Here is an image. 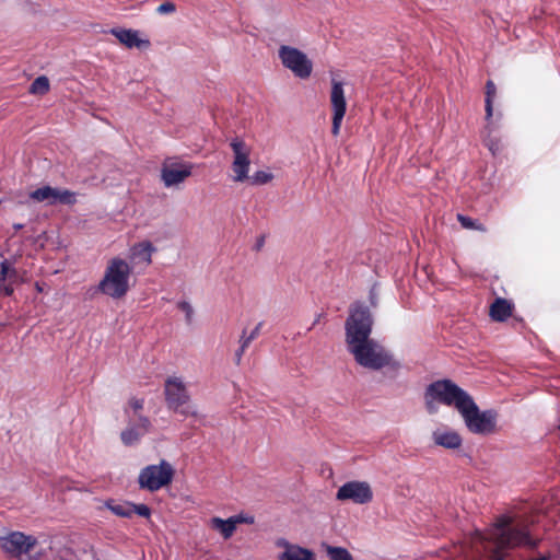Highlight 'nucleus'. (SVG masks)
<instances>
[{
    "instance_id": "34",
    "label": "nucleus",
    "mask_w": 560,
    "mask_h": 560,
    "mask_svg": "<svg viewBox=\"0 0 560 560\" xmlns=\"http://www.w3.org/2000/svg\"><path fill=\"white\" fill-rule=\"evenodd\" d=\"M177 307L185 313L187 323H191L194 315L191 305L186 301H182L177 304Z\"/></svg>"
},
{
    "instance_id": "17",
    "label": "nucleus",
    "mask_w": 560,
    "mask_h": 560,
    "mask_svg": "<svg viewBox=\"0 0 560 560\" xmlns=\"http://www.w3.org/2000/svg\"><path fill=\"white\" fill-rule=\"evenodd\" d=\"M514 304L503 298H497L490 305L489 316L493 322L502 323L512 316Z\"/></svg>"
},
{
    "instance_id": "23",
    "label": "nucleus",
    "mask_w": 560,
    "mask_h": 560,
    "mask_svg": "<svg viewBox=\"0 0 560 560\" xmlns=\"http://www.w3.org/2000/svg\"><path fill=\"white\" fill-rule=\"evenodd\" d=\"M497 95V86L492 80H488L486 82V100H485V109H486V119L490 120L493 115V100Z\"/></svg>"
},
{
    "instance_id": "14",
    "label": "nucleus",
    "mask_w": 560,
    "mask_h": 560,
    "mask_svg": "<svg viewBox=\"0 0 560 560\" xmlns=\"http://www.w3.org/2000/svg\"><path fill=\"white\" fill-rule=\"evenodd\" d=\"M110 34H113L120 44L126 46L127 48H149L151 43L149 39L139 38V32L135 30L127 28H112Z\"/></svg>"
},
{
    "instance_id": "32",
    "label": "nucleus",
    "mask_w": 560,
    "mask_h": 560,
    "mask_svg": "<svg viewBox=\"0 0 560 560\" xmlns=\"http://www.w3.org/2000/svg\"><path fill=\"white\" fill-rule=\"evenodd\" d=\"M131 506H132V510H131V516L133 514H137L141 517H145V518H149L151 516V510L148 505L145 504H135V503H131Z\"/></svg>"
},
{
    "instance_id": "28",
    "label": "nucleus",
    "mask_w": 560,
    "mask_h": 560,
    "mask_svg": "<svg viewBox=\"0 0 560 560\" xmlns=\"http://www.w3.org/2000/svg\"><path fill=\"white\" fill-rule=\"evenodd\" d=\"M457 221L466 230H477V231H480V232H487V228H486L485 224H482L478 220H475V219H472L470 217H467V215L458 213L457 214Z\"/></svg>"
},
{
    "instance_id": "40",
    "label": "nucleus",
    "mask_w": 560,
    "mask_h": 560,
    "mask_svg": "<svg viewBox=\"0 0 560 560\" xmlns=\"http://www.w3.org/2000/svg\"><path fill=\"white\" fill-rule=\"evenodd\" d=\"M264 243H265V237L264 236L259 237L256 243V249L259 250L264 246Z\"/></svg>"
},
{
    "instance_id": "3",
    "label": "nucleus",
    "mask_w": 560,
    "mask_h": 560,
    "mask_svg": "<svg viewBox=\"0 0 560 560\" xmlns=\"http://www.w3.org/2000/svg\"><path fill=\"white\" fill-rule=\"evenodd\" d=\"M471 396L451 380H439L429 384L424 392V405L430 415L438 412V404L454 406L458 411Z\"/></svg>"
},
{
    "instance_id": "43",
    "label": "nucleus",
    "mask_w": 560,
    "mask_h": 560,
    "mask_svg": "<svg viewBox=\"0 0 560 560\" xmlns=\"http://www.w3.org/2000/svg\"><path fill=\"white\" fill-rule=\"evenodd\" d=\"M320 317H322V314L317 315V317H316L315 322L313 323L312 327H314L317 323H319Z\"/></svg>"
},
{
    "instance_id": "44",
    "label": "nucleus",
    "mask_w": 560,
    "mask_h": 560,
    "mask_svg": "<svg viewBox=\"0 0 560 560\" xmlns=\"http://www.w3.org/2000/svg\"><path fill=\"white\" fill-rule=\"evenodd\" d=\"M495 144H490L489 145V149L492 151V153L494 154L495 153Z\"/></svg>"
},
{
    "instance_id": "12",
    "label": "nucleus",
    "mask_w": 560,
    "mask_h": 560,
    "mask_svg": "<svg viewBox=\"0 0 560 560\" xmlns=\"http://www.w3.org/2000/svg\"><path fill=\"white\" fill-rule=\"evenodd\" d=\"M192 173V164L172 162L164 164L161 170V178L166 187L183 183Z\"/></svg>"
},
{
    "instance_id": "21",
    "label": "nucleus",
    "mask_w": 560,
    "mask_h": 560,
    "mask_svg": "<svg viewBox=\"0 0 560 560\" xmlns=\"http://www.w3.org/2000/svg\"><path fill=\"white\" fill-rule=\"evenodd\" d=\"M250 167V161H238L233 160L231 168L233 172L232 179L235 183H244L249 179L248 172Z\"/></svg>"
},
{
    "instance_id": "10",
    "label": "nucleus",
    "mask_w": 560,
    "mask_h": 560,
    "mask_svg": "<svg viewBox=\"0 0 560 560\" xmlns=\"http://www.w3.org/2000/svg\"><path fill=\"white\" fill-rule=\"evenodd\" d=\"M336 499L351 501L355 504H366L373 499V491L366 481H348L337 491Z\"/></svg>"
},
{
    "instance_id": "42",
    "label": "nucleus",
    "mask_w": 560,
    "mask_h": 560,
    "mask_svg": "<svg viewBox=\"0 0 560 560\" xmlns=\"http://www.w3.org/2000/svg\"><path fill=\"white\" fill-rule=\"evenodd\" d=\"M14 230L19 231L23 229V224H13Z\"/></svg>"
},
{
    "instance_id": "19",
    "label": "nucleus",
    "mask_w": 560,
    "mask_h": 560,
    "mask_svg": "<svg viewBox=\"0 0 560 560\" xmlns=\"http://www.w3.org/2000/svg\"><path fill=\"white\" fill-rule=\"evenodd\" d=\"M433 441L436 445L451 450L460 447L463 442L457 432L440 430L433 432Z\"/></svg>"
},
{
    "instance_id": "7",
    "label": "nucleus",
    "mask_w": 560,
    "mask_h": 560,
    "mask_svg": "<svg viewBox=\"0 0 560 560\" xmlns=\"http://www.w3.org/2000/svg\"><path fill=\"white\" fill-rule=\"evenodd\" d=\"M165 401L168 409L184 417L196 416V411L188 405L190 396L180 377L170 376L164 384Z\"/></svg>"
},
{
    "instance_id": "24",
    "label": "nucleus",
    "mask_w": 560,
    "mask_h": 560,
    "mask_svg": "<svg viewBox=\"0 0 560 560\" xmlns=\"http://www.w3.org/2000/svg\"><path fill=\"white\" fill-rule=\"evenodd\" d=\"M106 508L119 517H131V502L115 503L113 500L106 502Z\"/></svg>"
},
{
    "instance_id": "30",
    "label": "nucleus",
    "mask_w": 560,
    "mask_h": 560,
    "mask_svg": "<svg viewBox=\"0 0 560 560\" xmlns=\"http://www.w3.org/2000/svg\"><path fill=\"white\" fill-rule=\"evenodd\" d=\"M60 202L62 205H73L75 202L74 192L68 189H58L55 195V200H51L50 203Z\"/></svg>"
},
{
    "instance_id": "22",
    "label": "nucleus",
    "mask_w": 560,
    "mask_h": 560,
    "mask_svg": "<svg viewBox=\"0 0 560 560\" xmlns=\"http://www.w3.org/2000/svg\"><path fill=\"white\" fill-rule=\"evenodd\" d=\"M144 407V399L131 397L127 406L124 408L125 415L128 419L132 418L135 421H139V416H143L141 411Z\"/></svg>"
},
{
    "instance_id": "2",
    "label": "nucleus",
    "mask_w": 560,
    "mask_h": 560,
    "mask_svg": "<svg viewBox=\"0 0 560 560\" xmlns=\"http://www.w3.org/2000/svg\"><path fill=\"white\" fill-rule=\"evenodd\" d=\"M540 539L533 538L525 523L513 525L512 518L501 515L487 535L476 532L471 544L480 560H503L510 549L527 547L535 549Z\"/></svg>"
},
{
    "instance_id": "27",
    "label": "nucleus",
    "mask_w": 560,
    "mask_h": 560,
    "mask_svg": "<svg viewBox=\"0 0 560 560\" xmlns=\"http://www.w3.org/2000/svg\"><path fill=\"white\" fill-rule=\"evenodd\" d=\"M49 89L50 84L48 78L45 75H40L32 82L30 86V92L32 94L44 95L49 92Z\"/></svg>"
},
{
    "instance_id": "15",
    "label": "nucleus",
    "mask_w": 560,
    "mask_h": 560,
    "mask_svg": "<svg viewBox=\"0 0 560 560\" xmlns=\"http://www.w3.org/2000/svg\"><path fill=\"white\" fill-rule=\"evenodd\" d=\"M278 546L284 547L278 560H315L314 552L307 548L292 545L284 539L279 540Z\"/></svg>"
},
{
    "instance_id": "1",
    "label": "nucleus",
    "mask_w": 560,
    "mask_h": 560,
    "mask_svg": "<svg viewBox=\"0 0 560 560\" xmlns=\"http://www.w3.org/2000/svg\"><path fill=\"white\" fill-rule=\"evenodd\" d=\"M373 317L368 306L354 304L345 324L346 342L355 362L370 370L398 369L399 363L382 345L370 338Z\"/></svg>"
},
{
    "instance_id": "39",
    "label": "nucleus",
    "mask_w": 560,
    "mask_h": 560,
    "mask_svg": "<svg viewBox=\"0 0 560 560\" xmlns=\"http://www.w3.org/2000/svg\"><path fill=\"white\" fill-rule=\"evenodd\" d=\"M246 349H243L241 347H238V349L235 351V364L236 365H240L241 362H242V358H243V354L245 353Z\"/></svg>"
},
{
    "instance_id": "9",
    "label": "nucleus",
    "mask_w": 560,
    "mask_h": 560,
    "mask_svg": "<svg viewBox=\"0 0 560 560\" xmlns=\"http://www.w3.org/2000/svg\"><path fill=\"white\" fill-rule=\"evenodd\" d=\"M330 105L332 110L331 135L338 137L342 119L347 112V101L345 96L343 83L335 79L331 80Z\"/></svg>"
},
{
    "instance_id": "36",
    "label": "nucleus",
    "mask_w": 560,
    "mask_h": 560,
    "mask_svg": "<svg viewBox=\"0 0 560 560\" xmlns=\"http://www.w3.org/2000/svg\"><path fill=\"white\" fill-rule=\"evenodd\" d=\"M264 326V322H259L255 328L249 332L247 334V337L253 341L255 340L259 334H260V330H261V327Z\"/></svg>"
},
{
    "instance_id": "35",
    "label": "nucleus",
    "mask_w": 560,
    "mask_h": 560,
    "mask_svg": "<svg viewBox=\"0 0 560 560\" xmlns=\"http://www.w3.org/2000/svg\"><path fill=\"white\" fill-rule=\"evenodd\" d=\"M238 342H240V347L243 349H247L249 347V345L252 343V340L247 337L246 329H243Z\"/></svg>"
},
{
    "instance_id": "16",
    "label": "nucleus",
    "mask_w": 560,
    "mask_h": 560,
    "mask_svg": "<svg viewBox=\"0 0 560 560\" xmlns=\"http://www.w3.org/2000/svg\"><path fill=\"white\" fill-rule=\"evenodd\" d=\"M155 252V247L151 242L144 241L135 244L130 248V259L136 265L149 266L152 262V254Z\"/></svg>"
},
{
    "instance_id": "20",
    "label": "nucleus",
    "mask_w": 560,
    "mask_h": 560,
    "mask_svg": "<svg viewBox=\"0 0 560 560\" xmlns=\"http://www.w3.org/2000/svg\"><path fill=\"white\" fill-rule=\"evenodd\" d=\"M230 147L233 151V160L250 161V147L243 139L238 137L233 138Z\"/></svg>"
},
{
    "instance_id": "38",
    "label": "nucleus",
    "mask_w": 560,
    "mask_h": 560,
    "mask_svg": "<svg viewBox=\"0 0 560 560\" xmlns=\"http://www.w3.org/2000/svg\"><path fill=\"white\" fill-rule=\"evenodd\" d=\"M0 291L2 292V294L4 296H11L14 292V289L11 283H9V284L2 283V284H0Z\"/></svg>"
},
{
    "instance_id": "6",
    "label": "nucleus",
    "mask_w": 560,
    "mask_h": 560,
    "mask_svg": "<svg viewBox=\"0 0 560 560\" xmlns=\"http://www.w3.org/2000/svg\"><path fill=\"white\" fill-rule=\"evenodd\" d=\"M466 427L475 434H489L495 431L497 413L492 410L480 411L472 397L459 410Z\"/></svg>"
},
{
    "instance_id": "5",
    "label": "nucleus",
    "mask_w": 560,
    "mask_h": 560,
    "mask_svg": "<svg viewBox=\"0 0 560 560\" xmlns=\"http://www.w3.org/2000/svg\"><path fill=\"white\" fill-rule=\"evenodd\" d=\"M174 475L173 466L167 460L162 459L159 465H148L140 470L138 485L142 490L155 492L171 485Z\"/></svg>"
},
{
    "instance_id": "29",
    "label": "nucleus",
    "mask_w": 560,
    "mask_h": 560,
    "mask_svg": "<svg viewBox=\"0 0 560 560\" xmlns=\"http://www.w3.org/2000/svg\"><path fill=\"white\" fill-rule=\"evenodd\" d=\"M326 550L330 560H353L351 553L346 548L327 546Z\"/></svg>"
},
{
    "instance_id": "37",
    "label": "nucleus",
    "mask_w": 560,
    "mask_h": 560,
    "mask_svg": "<svg viewBox=\"0 0 560 560\" xmlns=\"http://www.w3.org/2000/svg\"><path fill=\"white\" fill-rule=\"evenodd\" d=\"M264 326V322H259L255 328L249 332L247 334V337L253 341L255 340L259 334H260V330H261V327Z\"/></svg>"
},
{
    "instance_id": "13",
    "label": "nucleus",
    "mask_w": 560,
    "mask_h": 560,
    "mask_svg": "<svg viewBox=\"0 0 560 560\" xmlns=\"http://www.w3.org/2000/svg\"><path fill=\"white\" fill-rule=\"evenodd\" d=\"M151 429V421L145 416H139V421L128 419V427L121 431L120 439L126 446H131L140 441Z\"/></svg>"
},
{
    "instance_id": "41",
    "label": "nucleus",
    "mask_w": 560,
    "mask_h": 560,
    "mask_svg": "<svg viewBox=\"0 0 560 560\" xmlns=\"http://www.w3.org/2000/svg\"><path fill=\"white\" fill-rule=\"evenodd\" d=\"M370 302L373 306H376L377 305V301H376V298L374 295L371 294L370 296Z\"/></svg>"
},
{
    "instance_id": "11",
    "label": "nucleus",
    "mask_w": 560,
    "mask_h": 560,
    "mask_svg": "<svg viewBox=\"0 0 560 560\" xmlns=\"http://www.w3.org/2000/svg\"><path fill=\"white\" fill-rule=\"evenodd\" d=\"M0 542L7 553L12 557H20L28 553L36 546L37 539L22 532H11L1 537Z\"/></svg>"
},
{
    "instance_id": "26",
    "label": "nucleus",
    "mask_w": 560,
    "mask_h": 560,
    "mask_svg": "<svg viewBox=\"0 0 560 560\" xmlns=\"http://www.w3.org/2000/svg\"><path fill=\"white\" fill-rule=\"evenodd\" d=\"M18 277V271L13 267L12 262L8 259H3L0 262V284L4 283L7 280H13Z\"/></svg>"
},
{
    "instance_id": "8",
    "label": "nucleus",
    "mask_w": 560,
    "mask_h": 560,
    "mask_svg": "<svg viewBox=\"0 0 560 560\" xmlns=\"http://www.w3.org/2000/svg\"><path fill=\"white\" fill-rule=\"evenodd\" d=\"M279 58L282 65L290 69L295 77L307 79L312 74L313 65L307 56L298 48L281 46L279 48Z\"/></svg>"
},
{
    "instance_id": "33",
    "label": "nucleus",
    "mask_w": 560,
    "mask_h": 560,
    "mask_svg": "<svg viewBox=\"0 0 560 560\" xmlns=\"http://www.w3.org/2000/svg\"><path fill=\"white\" fill-rule=\"evenodd\" d=\"M175 11H176V5L172 1H165L156 8V13H159V14H171V13H174Z\"/></svg>"
},
{
    "instance_id": "18",
    "label": "nucleus",
    "mask_w": 560,
    "mask_h": 560,
    "mask_svg": "<svg viewBox=\"0 0 560 560\" xmlns=\"http://www.w3.org/2000/svg\"><path fill=\"white\" fill-rule=\"evenodd\" d=\"M243 522H248L247 520H244L242 516H233L228 520H222L220 517H213L211 518V527L213 529H217L221 533V535L229 539L232 537L236 529V525Z\"/></svg>"
},
{
    "instance_id": "25",
    "label": "nucleus",
    "mask_w": 560,
    "mask_h": 560,
    "mask_svg": "<svg viewBox=\"0 0 560 560\" xmlns=\"http://www.w3.org/2000/svg\"><path fill=\"white\" fill-rule=\"evenodd\" d=\"M56 192H57V188H52L50 186H44V187L37 188L34 191H32L31 198L38 202H43L46 200H48L50 202L51 200H55Z\"/></svg>"
},
{
    "instance_id": "31",
    "label": "nucleus",
    "mask_w": 560,
    "mask_h": 560,
    "mask_svg": "<svg viewBox=\"0 0 560 560\" xmlns=\"http://www.w3.org/2000/svg\"><path fill=\"white\" fill-rule=\"evenodd\" d=\"M273 178V175L269 172L265 171H257L254 173L252 177H249V180L253 185H265L271 182Z\"/></svg>"
},
{
    "instance_id": "4",
    "label": "nucleus",
    "mask_w": 560,
    "mask_h": 560,
    "mask_svg": "<svg viewBox=\"0 0 560 560\" xmlns=\"http://www.w3.org/2000/svg\"><path fill=\"white\" fill-rule=\"evenodd\" d=\"M132 267L122 258L114 257L108 260L97 290L114 300H120L130 290Z\"/></svg>"
}]
</instances>
